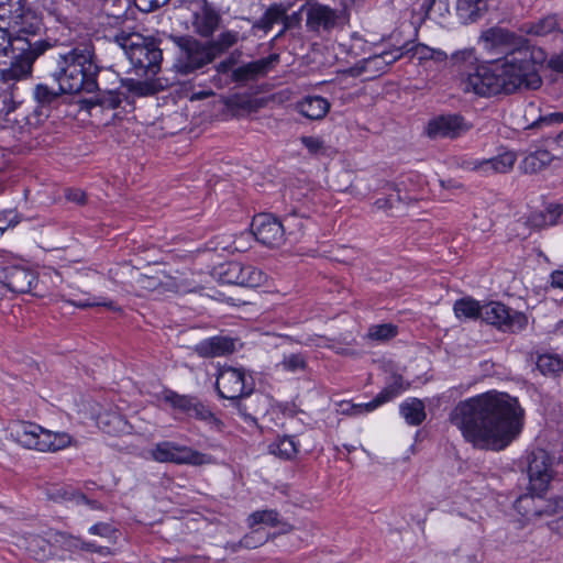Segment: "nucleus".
I'll return each mask as SVG.
<instances>
[{
  "mask_svg": "<svg viewBox=\"0 0 563 563\" xmlns=\"http://www.w3.org/2000/svg\"><path fill=\"white\" fill-rule=\"evenodd\" d=\"M450 421L473 448L499 452L522 434L526 409L518 397L486 389L459 401L450 413Z\"/></svg>",
  "mask_w": 563,
  "mask_h": 563,
  "instance_id": "obj_1",
  "label": "nucleus"
},
{
  "mask_svg": "<svg viewBox=\"0 0 563 563\" xmlns=\"http://www.w3.org/2000/svg\"><path fill=\"white\" fill-rule=\"evenodd\" d=\"M543 60V51L529 46L516 47L487 63H479L472 48L457 51L451 57L452 66L461 74L464 89L479 96L539 88L541 77L537 65Z\"/></svg>",
  "mask_w": 563,
  "mask_h": 563,
  "instance_id": "obj_2",
  "label": "nucleus"
},
{
  "mask_svg": "<svg viewBox=\"0 0 563 563\" xmlns=\"http://www.w3.org/2000/svg\"><path fill=\"white\" fill-rule=\"evenodd\" d=\"M98 69L93 45L80 43L58 55L55 77L65 93L92 92Z\"/></svg>",
  "mask_w": 563,
  "mask_h": 563,
  "instance_id": "obj_3",
  "label": "nucleus"
},
{
  "mask_svg": "<svg viewBox=\"0 0 563 563\" xmlns=\"http://www.w3.org/2000/svg\"><path fill=\"white\" fill-rule=\"evenodd\" d=\"M29 31L12 30L7 25L0 24V56L11 54L12 63L5 70L4 76L8 79H21L31 74L34 60L53 47V44L46 40L31 42L22 34Z\"/></svg>",
  "mask_w": 563,
  "mask_h": 563,
  "instance_id": "obj_4",
  "label": "nucleus"
},
{
  "mask_svg": "<svg viewBox=\"0 0 563 563\" xmlns=\"http://www.w3.org/2000/svg\"><path fill=\"white\" fill-rule=\"evenodd\" d=\"M115 43L122 48L131 65L145 75H155L162 60V52L154 40L139 33H121Z\"/></svg>",
  "mask_w": 563,
  "mask_h": 563,
  "instance_id": "obj_5",
  "label": "nucleus"
},
{
  "mask_svg": "<svg viewBox=\"0 0 563 563\" xmlns=\"http://www.w3.org/2000/svg\"><path fill=\"white\" fill-rule=\"evenodd\" d=\"M16 442L23 448L38 452H55L67 448L71 437L66 432H53L42 426L22 421L13 430Z\"/></svg>",
  "mask_w": 563,
  "mask_h": 563,
  "instance_id": "obj_6",
  "label": "nucleus"
},
{
  "mask_svg": "<svg viewBox=\"0 0 563 563\" xmlns=\"http://www.w3.org/2000/svg\"><path fill=\"white\" fill-rule=\"evenodd\" d=\"M162 395L163 401L175 412L202 421L214 431L221 432L223 430V421L197 398L180 395L173 389H163Z\"/></svg>",
  "mask_w": 563,
  "mask_h": 563,
  "instance_id": "obj_7",
  "label": "nucleus"
},
{
  "mask_svg": "<svg viewBox=\"0 0 563 563\" xmlns=\"http://www.w3.org/2000/svg\"><path fill=\"white\" fill-rule=\"evenodd\" d=\"M148 454L157 463L200 466L208 461V455L190 446L174 441H161L154 444Z\"/></svg>",
  "mask_w": 563,
  "mask_h": 563,
  "instance_id": "obj_8",
  "label": "nucleus"
},
{
  "mask_svg": "<svg viewBox=\"0 0 563 563\" xmlns=\"http://www.w3.org/2000/svg\"><path fill=\"white\" fill-rule=\"evenodd\" d=\"M482 320L504 332H520L528 325L526 313L511 309L499 301L483 305Z\"/></svg>",
  "mask_w": 563,
  "mask_h": 563,
  "instance_id": "obj_9",
  "label": "nucleus"
},
{
  "mask_svg": "<svg viewBox=\"0 0 563 563\" xmlns=\"http://www.w3.org/2000/svg\"><path fill=\"white\" fill-rule=\"evenodd\" d=\"M175 42L179 48L177 63L183 73L198 69L214 58L212 47L203 45L192 37L181 36L177 37Z\"/></svg>",
  "mask_w": 563,
  "mask_h": 563,
  "instance_id": "obj_10",
  "label": "nucleus"
},
{
  "mask_svg": "<svg viewBox=\"0 0 563 563\" xmlns=\"http://www.w3.org/2000/svg\"><path fill=\"white\" fill-rule=\"evenodd\" d=\"M529 490L547 493L552 479V456L543 449L533 450L528 456Z\"/></svg>",
  "mask_w": 563,
  "mask_h": 563,
  "instance_id": "obj_11",
  "label": "nucleus"
},
{
  "mask_svg": "<svg viewBox=\"0 0 563 563\" xmlns=\"http://www.w3.org/2000/svg\"><path fill=\"white\" fill-rule=\"evenodd\" d=\"M253 234L258 242L267 246H279L285 236V225L272 214L261 213L252 221Z\"/></svg>",
  "mask_w": 563,
  "mask_h": 563,
  "instance_id": "obj_12",
  "label": "nucleus"
},
{
  "mask_svg": "<svg viewBox=\"0 0 563 563\" xmlns=\"http://www.w3.org/2000/svg\"><path fill=\"white\" fill-rule=\"evenodd\" d=\"M220 398H229L238 409L245 422H256V415L265 411V406H260L262 395L257 389H240L238 395L227 396L222 389H216Z\"/></svg>",
  "mask_w": 563,
  "mask_h": 563,
  "instance_id": "obj_13",
  "label": "nucleus"
},
{
  "mask_svg": "<svg viewBox=\"0 0 563 563\" xmlns=\"http://www.w3.org/2000/svg\"><path fill=\"white\" fill-rule=\"evenodd\" d=\"M242 272V263L228 262L217 266L213 276L222 284L239 285L243 287H260L266 280L265 273H253L250 279H243L240 276Z\"/></svg>",
  "mask_w": 563,
  "mask_h": 563,
  "instance_id": "obj_14",
  "label": "nucleus"
},
{
  "mask_svg": "<svg viewBox=\"0 0 563 563\" xmlns=\"http://www.w3.org/2000/svg\"><path fill=\"white\" fill-rule=\"evenodd\" d=\"M481 42L487 52L503 53L504 55L516 47L527 46L521 38L500 27L485 31L481 36Z\"/></svg>",
  "mask_w": 563,
  "mask_h": 563,
  "instance_id": "obj_15",
  "label": "nucleus"
},
{
  "mask_svg": "<svg viewBox=\"0 0 563 563\" xmlns=\"http://www.w3.org/2000/svg\"><path fill=\"white\" fill-rule=\"evenodd\" d=\"M470 125L457 114H444L429 121L427 133L431 137H456L465 133Z\"/></svg>",
  "mask_w": 563,
  "mask_h": 563,
  "instance_id": "obj_16",
  "label": "nucleus"
},
{
  "mask_svg": "<svg viewBox=\"0 0 563 563\" xmlns=\"http://www.w3.org/2000/svg\"><path fill=\"white\" fill-rule=\"evenodd\" d=\"M405 389H382L372 400L367 402L341 401L340 411L346 416H361L374 411L382 405L401 395Z\"/></svg>",
  "mask_w": 563,
  "mask_h": 563,
  "instance_id": "obj_17",
  "label": "nucleus"
},
{
  "mask_svg": "<svg viewBox=\"0 0 563 563\" xmlns=\"http://www.w3.org/2000/svg\"><path fill=\"white\" fill-rule=\"evenodd\" d=\"M544 493H533L519 496L514 503V509L521 517L520 522L526 525L547 512Z\"/></svg>",
  "mask_w": 563,
  "mask_h": 563,
  "instance_id": "obj_18",
  "label": "nucleus"
},
{
  "mask_svg": "<svg viewBox=\"0 0 563 563\" xmlns=\"http://www.w3.org/2000/svg\"><path fill=\"white\" fill-rule=\"evenodd\" d=\"M516 161L517 155L514 151H504L488 159H474L467 164V168L488 176L495 173H508L514 167Z\"/></svg>",
  "mask_w": 563,
  "mask_h": 563,
  "instance_id": "obj_19",
  "label": "nucleus"
},
{
  "mask_svg": "<svg viewBox=\"0 0 563 563\" xmlns=\"http://www.w3.org/2000/svg\"><path fill=\"white\" fill-rule=\"evenodd\" d=\"M0 24L25 31L22 0H0Z\"/></svg>",
  "mask_w": 563,
  "mask_h": 563,
  "instance_id": "obj_20",
  "label": "nucleus"
},
{
  "mask_svg": "<svg viewBox=\"0 0 563 563\" xmlns=\"http://www.w3.org/2000/svg\"><path fill=\"white\" fill-rule=\"evenodd\" d=\"M234 341L228 336H212L199 342L196 352L203 357H219L234 351Z\"/></svg>",
  "mask_w": 563,
  "mask_h": 563,
  "instance_id": "obj_21",
  "label": "nucleus"
},
{
  "mask_svg": "<svg viewBox=\"0 0 563 563\" xmlns=\"http://www.w3.org/2000/svg\"><path fill=\"white\" fill-rule=\"evenodd\" d=\"M335 20V12L327 5L313 3L307 9V25L311 30H328L334 25Z\"/></svg>",
  "mask_w": 563,
  "mask_h": 563,
  "instance_id": "obj_22",
  "label": "nucleus"
},
{
  "mask_svg": "<svg viewBox=\"0 0 563 563\" xmlns=\"http://www.w3.org/2000/svg\"><path fill=\"white\" fill-rule=\"evenodd\" d=\"M5 279L7 286L15 292L30 291L36 280L32 271L21 266L8 268Z\"/></svg>",
  "mask_w": 563,
  "mask_h": 563,
  "instance_id": "obj_23",
  "label": "nucleus"
},
{
  "mask_svg": "<svg viewBox=\"0 0 563 563\" xmlns=\"http://www.w3.org/2000/svg\"><path fill=\"white\" fill-rule=\"evenodd\" d=\"M330 107L328 99L320 96H307L297 103L299 113L310 120L324 118Z\"/></svg>",
  "mask_w": 563,
  "mask_h": 563,
  "instance_id": "obj_24",
  "label": "nucleus"
},
{
  "mask_svg": "<svg viewBox=\"0 0 563 563\" xmlns=\"http://www.w3.org/2000/svg\"><path fill=\"white\" fill-rule=\"evenodd\" d=\"M219 24V16L211 8L203 5L194 12L192 26L201 36H210Z\"/></svg>",
  "mask_w": 563,
  "mask_h": 563,
  "instance_id": "obj_25",
  "label": "nucleus"
},
{
  "mask_svg": "<svg viewBox=\"0 0 563 563\" xmlns=\"http://www.w3.org/2000/svg\"><path fill=\"white\" fill-rule=\"evenodd\" d=\"M399 413L406 423L412 427L420 426L427 418L423 401L415 397H409L400 404Z\"/></svg>",
  "mask_w": 563,
  "mask_h": 563,
  "instance_id": "obj_26",
  "label": "nucleus"
},
{
  "mask_svg": "<svg viewBox=\"0 0 563 563\" xmlns=\"http://www.w3.org/2000/svg\"><path fill=\"white\" fill-rule=\"evenodd\" d=\"M278 55L272 54L266 58H262L255 62H251L243 65L234 70V76L239 80L250 79L260 75L266 74L272 66L277 63Z\"/></svg>",
  "mask_w": 563,
  "mask_h": 563,
  "instance_id": "obj_27",
  "label": "nucleus"
},
{
  "mask_svg": "<svg viewBox=\"0 0 563 563\" xmlns=\"http://www.w3.org/2000/svg\"><path fill=\"white\" fill-rule=\"evenodd\" d=\"M269 539V533L263 528H253L245 533L238 542H228L225 549L231 552H238L240 549L253 550L265 544Z\"/></svg>",
  "mask_w": 563,
  "mask_h": 563,
  "instance_id": "obj_28",
  "label": "nucleus"
},
{
  "mask_svg": "<svg viewBox=\"0 0 563 563\" xmlns=\"http://www.w3.org/2000/svg\"><path fill=\"white\" fill-rule=\"evenodd\" d=\"M271 453L284 461L296 459L300 451V442L296 435H282L269 445Z\"/></svg>",
  "mask_w": 563,
  "mask_h": 563,
  "instance_id": "obj_29",
  "label": "nucleus"
},
{
  "mask_svg": "<svg viewBox=\"0 0 563 563\" xmlns=\"http://www.w3.org/2000/svg\"><path fill=\"white\" fill-rule=\"evenodd\" d=\"M404 55L401 47L383 51L363 60V70L384 71L385 68Z\"/></svg>",
  "mask_w": 563,
  "mask_h": 563,
  "instance_id": "obj_30",
  "label": "nucleus"
},
{
  "mask_svg": "<svg viewBox=\"0 0 563 563\" xmlns=\"http://www.w3.org/2000/svg\"><path fill=\"white\" fill-rule=\"evenodd\" d=\"M554 159V155L547 150L536 148L530 151L522 158L520 168L525 173H538L549 166Z\"/></svg>",
  "mask_w": 563,
  "mask_h": 563,
  "instance_id": "obj_31",
  "label": "nucleus"
},
{
  "mask_svg": "<svg viewBox=\"0 0 563 563\" xmlns=\"http://www.w3.org/2000/svg\"><path fill=\"white\" fill-rule=\"evenodd\" d=\"M487 0H457L456 12L463 23L478 20L487 10Z\"/></svg>",
  "mask_w": 563,
  "mask_h": 563,
  "instance_id": "obj_32",
  "label": "nucleus"
},
{
  "mask_svg": "<svg viewBox=\"0 0 563 563\" xmlns=\"http://www.w3.org/2000/svg\"><path fill=\"white\" fill-rule=\"evenodd\" d=\"M247 374L242 367L223 366L219 368L216 377V387H228L231 385H249Z\"/></svg>",
  "mask_w": 563,
  "mask_h": 563,
  "instance_id": "obj_33",
  "label": "nucleus"
},
{
  "mask_svg": "<svg viewBox=\"0 0 563 563\" xmlns=\"http://www.w3.org/2000/svg\"><path fill=\"white\" fill-rule=\"evenodd\" d=\"M282 523L280 514L276 509H263L251 512L246 518V525L250 529L266 526L276 528Z\"/></svg>",
  "mask_w": 563,
  "mask_h": 563,
  "instance_id": "obj_34",
  "label": "nucleus"
},
{
  "mask_svg": "<svg viewBox=\"0 0 563 563\" xmlns=\"http://www.w3.org/2000/svg\"><path fill=\"white\" fill-rule=\"evenodd\" d=\"M409 51L411 52V57L420 64L429 62L445 64L448 60V55L443 51L431 48L424 44H416Z\"/></svg>",
  "mask_w": 563,
  "mask_h": 563,
  "instance_id": "obj_35",
  "label": "nucleus"
},
{
  "mask_svg": "<svg viewBox=\"0 0 563 563\" xmlns=\"http://www.w3.org/2000/svg\"><path fill=\"white\" fill-rule=\"evenodd\" d=\"M482 308L477 300L467 297L455 301L453 311L457 319H482Z\"/></svg>",
  "mask_w": 563,
  "mask_h": 563,
  "instance_id": "obj_36",
  "label": "nucleus"
},
{
  "mask_svg": "<svg viewBox=\"0 0 563 563\" xmlns=\"http://www.w3.org/2000/svg\"><path fill=\"white\" fill-rule=\"evenodd\" d=\"M537 367L543 375H556L563 371V358L556 354L544 353L538 357Z\"/></svg>",
  "mask_w": 563,
  "mask_h": 563,
  "instance_id": "obj_37",
  "label": "nucleus"
},
{
  "mask_svg": "<svg viewBox=\"0 0 563 563\" xmlns=\"http://www.w3.org/2000/svg\"><path fill=\"white\" fill-rule=\"evenodd\" d=\"M563 214L562 203H550L544 212L532 218V223L536 227L554 225L558 219Z\"/></svg>",
  "mask_w": 563,
  "mask_h": 563,
  "instance_id": "obj_38",
  "label": "nucleus"
},
{
  "mask_svg": "<svg viewBox=\"0 0 563 563\" xmlns=\"http://www.w3.org/2000/svg\"><path fill=\"white\" fill-rule=\"evenodd\" d=\"M88 533L104 538L114 544L119 538L120 531L109 522L99 521L88 528Z\"/></svg>",
  "mask_w": 563,
  "mask_h": 563,
  "instance_id": "obj_39",
  "label": "nucleus"
},
{
  "mask_svg": "<svg viewBox=\"0 0 563 563\" xmlns=\"http://www.w3.org/2000/svg\"><path fill=\"white\" fill-rule=\"evenodd\" d=\"M67 550L95 553L99 544L96 541H85L81 538L68 536L64 542Z\"/></svg>",
  "mask_w": 563,
  "mask_h": 563,
  "instance_id": "obj_40",
  "label": "nucleus"
},
{
  "mask_svg": "<svg viewBox=\"0 0 563 563\" xmlns=\"http://www.w3.org/2000/svg\"><path fill=\"white\" fill-rule=\"evenodd\" d=\"M558 26L556 19L554 16H547L537 23L532 24L528 29V33L538 35V36H544L552 31H554Z\"/></svg>",
  "mask_w": 563,
  "mask_h": 563,
  "instance_id": "obj_41",
  "label": "nucleus"
},
{
  "mask_svg": "<svg viewBox=\"0 0 563 563\" xmlns=\"http://www.w3.org/2000/svg\"><path fill=\"white\" fill-rule=\"evenodd\" d=\"M55 501L67 503V501H88L86 495L81 492L68 488H59L52 496Z\"/></svg>",
  "mask_w": 563,
  "mask_h": 563,
  "instance_id": "obj_42",
  "label": "nucleus"
},
{
  "mask_svg": "<svg viewBox=\"0 0 563 563\" xmlns=\"http://www.w3.org/2000/svg\"><path fill=\"white\" fill-rule=\"evenodd\" d=\"M397 334V328L390 323L374 325L368 331V336L375 340H388Z\"/></svg>",
  "mask_w": 563,
  "mask_h": 563,
  "instance_id": "obj_43",
  "label": "nucleus"
},
{
  "mask_svg": "<svg viewBox=\"0 0 563 563\" xmlns=\"http://www.w3.org/2000/svg\"><path fill=\"white\" fill-rule=\"evenodd\" d=\"M238 42V33L233 31H227L219 35V37L209 45L212 47V52L214 51H224L231 46H233Z\"/></svg>",
  "mask_w": 563,
  "mask_h": 563,
  "instance_id": "obj_44",
  "label": "nucleus"
},
{
  "mask_svg": "<svg viewBox=\"0 0 563 563\" xmlns=\"http://www.w3.org/2000/svg\"><path fill=\"white\" fill-rule=\"evenodd\" d=\"M309 224L308 219H302L296 214L286 217L284 220L285 231L289 230V234H296L295 230L298 232L302 231Z\"/></svg>",
  "mask_w": 563,
  "mask_h": 563,
  "instance_id": "obj_45",
  "label": "nucleus"
},
{
  "mask_svg": "<svg viewBox=\"0 0 563 563\" xmlns=\"http://www.w3.org/2000/svg\"><path fill=\"white\" fill-rule=\"evenodd\" d=\"M305 364V358L300 354H289L283 361L284 368L290 372L302 369Z\"/></svg>",
  "mask_w": 563,
  "mask_h": 563,
  "instance_id": "obj_46",
  "label": "nucleus"
},
{
  "mask_svg": "<svg viewBox=\"0 0 563 563\" xmlns=\"http://www.w3.org/2000/svg\"><path fill=\"white\" fill-rule=\"evenodd\" d=\"M122 86H124L129 91L139 96H145L152 92L151 87L146 82L135 81L133 79H126L122 81Z\"/></svg>",
  "mask_w": 563,
  "mask_h": 563,
  "instance_id": "obj_47",
  "label": "nucleus"
},
{
  "mask_svg": "<svg viewBox=\"0 0 563 563\" xmlns=\"http://www.w3.org/2000/svg\"><path fill=\"white\" fill-rule=\"evenodd\" d=\"M301 143L312 154H318L324 150V142L318 136H302Z\"/></svg>",
  "mask_w": 563,
  "mask_h": 563,
  "instance_id": "obj_48",
  "label": "nucleus"
},
{
  "mask_svg": "<svg viewBox=\"0 0 563 563\" xmlns=\"http://www.w3.org/2000/svg\"><path fill=\"white\" fill-rule=\"evenodd\" d=\"M429 3L426 9V14L430 15L439 11L440 15H443L449 11L448 3L445 0H427Z\"/></svg>",
  "mask_w": 563,
  "mask_h": 563,
  "instance_id": "obj_49",
  "label": "nucleus"
},
{
  "mask_svg": "<svg viewBox=\"0 0 563 563\" xmlns=\"http://www.w3.org/2000/svg\"><path fill=\"white\" fill-rule=\"evenodd\" d=\"M109 418H112L113 420H115L118 423H121V418L118 417V416H101L99 415L98 418H97V424L106 432V433H114L117 431H119L117 428H111L110 427V419Z\"/></svg>",
  "mask_w": 563,
  "mask_h": 563,
  "instance_id": "obj_50",
  "label": "nucleus"
},
{
  "mask_svg": "<svg viewBox=\"0 0 563 563\" xmlns=\"http://www.w3.org/2000/svg\"><path fill=\"white\" fill-rule=\"evenodd\" d=\"M397 203H399V196L397 194H391L387 198H378L375 201V206L384 210L393 209Z\"/></svg>",
  "mask_w": 563,
  "mask_h": 563,
  "instance_id": "obj_51",
  "label": "nucleus"
},
{
  "mask_svg": "<svg viewBox=\"0 0 563 563\" xmlns=\"http://www.w3.org/2000/svg\"><path fill=\"white\" fill-rule=\"evenodd\" d=\"M563 122V113L552 112L544 117H540L537 121L532 122V125H544Z\"/></svg>",
  "mask_w": 563,
  "mask_h": 563,
  "instance_id": "obj_52",
  "label": "nucleus"
},
{
  "mask_svg": "<svg viewBox=\"0 0 563 563\" xmlns=\"http://www.w3.org/2000/svg\"><path fill=\"white\" fill-rule=\"evenodd\" d=\"M0 225H5L9 223V228L14 227L19 223V217L18 213L13 210L2 211L0 212Z\"/></svg>",
  "mask_w": 563,
  "mask_h": 563,
  "instance_id": "obj_53",
  "label": "nucleus"
},
{
  "mask_svg": "<svg viewBox=\"0 0 563 563\" xmlns=\"http://www.w3.org/2000/svg\"><path fill=\"white\" fill-rule=\"evenodd\" d=\"M548 67L556 73H563V52L554 54L548 60Z\"/></svg>",
  "mask_w": 563,
  "mask_h": 563,
  "instance_id": "obj_54",
  "label": "nucleus"
},
{
  "mask_svg": "<svg viewBox=\"0 0 563 563\" xmlns=\"http://www.w3.org/2000/svg\"><path fill=\"white\" fill-rule=\"evenodd\" d=\"M66 198L70 201L82 203L85 201V192L79 189H68Z\"/></svg>",
  "mask_w": 563,
  "mask_h": 563,
  "instance_id": "obj_55",
  "label": "nucleus"
},
{
  "mask_svg": "<svg viewBox=\"0 0 563 563\" xmlns=\"http://www.w3.org/2000/svg\"><path fill=\"white\" fill-rule=\"evenodd\" d=\"M551 286L554 288L563 289V271H554L550 275Z\"/></svg>",
  "mask_w": 563,
  "mask_h": 563,
  "instance_id": "obj_56",
  "label": "nucleus"
},
{
  "mask_svg": "<svg viewBox=\"0 0 563 563\" xmlns=\"http://www.w3.org/2000/svg\"><path fill=\"white\" fill-rule=\"evenodd\" d=\"M280 14L282 12L277 8H271L266 11L263 20L266 24L271 25L279 19Z\"/></svg>",
  "mask_w": 563,
  "mask_h": 563,
  "instance_id": "obj_57",
  "label": "nucleus"
},
{
  "mask_svg": "<svg viewBox=\"0 0 563 563\" xmlns=\"http://www.w3.org/2000/svg\"><path fill=\"white\" fill-rule=\"evenodd\" d=\"M253 273H263V272L252 265H243L242 264V272L240 273L241 278L250 279L249 277H252Z\"/></svg>",
  "mask_w": 563,
  "mask_h": 563,
  "instance_id": "obj_58",
  "label": "nucleus"
},
{
  "mask_svg": "<svg viewBox=\"0 0 563 563\" xmlns=\"http://www.w3.org/2000/svg\"><path fill=\"white\" fill-rule=\"evenodd\" d=\"M95 553L102 558H109L114 554V551L110 547L98 545Z\"/></svg>",
  "mask_w": 563,
  "mask_h": 563,
  "instance_id": "obj_59",
  "label": "nucleus"
},
{
  "mask_svg": "<svg viewBox=\"0 0 563 563\" xmlns=\"http://www.w3.org/2000/svg\"><path fill=\"white\" fill-rule=\"evenodd\" d=\"M222 249L228 251H242L243 245H239L235 241L232 245H223Z\"/></svg>",
  "mask_w": 563,
  "mask_h": 563,
  "instance_id": "obj_60",
  "label": "nucleus"
},
{
  "mask_svg": "<svg viewBox=\"0 0 563 563\" xmlns=\"http://www.w3.org/2000/svg\"><path fill=\"white\" fill-rule=\"evenodd\" d=\"M210 96V92L208 91H201V92H196L191 96V100H195V99H202V98H206Z\"/></svg>",
  "mask_w": 563,
  "mask_h": 563,
  "instance_id": "obj_61",
  "label": "nucleus"
},
{
  "mask_svg": "<svg viewBox=\"0 0 563 563\" xmlns=\"http://www.w3.org/2000/svg\"><path fill=\"white\" fill-rule=\"evenodd\" d=\"M553 142L559 146L563 148V131L558 134V136L553 140Z\"/></svg>",
  "mask_w": 563,
  "mask_h": 563,
  "instance_id": "obj_62",
  "label": "nucleus"
},
{
  "mask_svg": "<svg viewBox=\"0 0 563 563\" xmlns=\"http://www.w3.org/2000/svg\"><path fill=\"white\" fill-rule=\"evenodd\" d=\"M99 305H101V303L100 302H90V301H88V302L80 303L79 306L80 307H91V306H99ZM102 305L103 306H108V307H112L111 303L103 302Z\"/></svg>",
  "mask_w": 563,
  "mask_h": 563,
  "instance_id": "obj_63",
  "label": "nucleus"
},
{
  "mask_svg": "<svg viewBox=\"0 0 563 563\" xmlns=\"http://www.w3.org/2000/svg\"><path fill=\"white\" fill-rule=\"evenodd\" d=\"M168 0H153V3L158 7V5H162V4H165Z\"/></svg>",
  "mask_w": 563,
  "mask_h": 563,
  "instance_id": "obj_64",
  "label": "nucleus"
}]
</instances>
